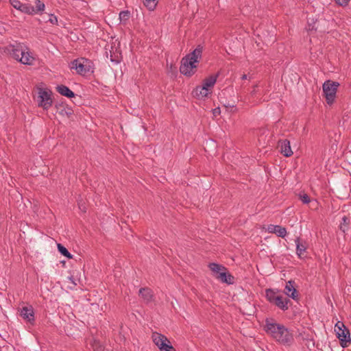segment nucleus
Masks as SVG:
<instances>
[{"label":"nucleus","instance_id":"8","mask_svg":"<svg viewBox=\"0 0 351 351\" xmlns=\"http://www.w3.org/2000/svg\"><path fill=\"white\" fill-rule=\"evenodd\" d=\"M152 339L160 351H176L175 348L169 344V339L165 335L154 332Z\"/></svg>","mask_w":351,"mask_h":351},{"label":"nucleus","instance_id":"11","mask_svg":"<svg viewBox=\"0 0 351 351\" xmlns=\"http://www.w3.org/2000/svg\"><path fill=\"white\" fill-rule=\"evenodd\" d=\"M55 108H56V112L62 117H70L73 114V109L64 103L56 104Z\"/></svg>","mask_w":351,"mask_h":351},{"label":"nucleus","instance_id":"33","mask_svg":"<svg viewBox=\"0 0 351 351\" xmlns=\"http://www.w3.org/2000/svg\"><path fill=\"white\" fill-rule=\"evenodd\" d=\"M220 113H221V110H220V108H219V107L213 110V114L215 117L219 115Z\"/></svg>","mask_w":351,"mask_h":351},{"label":"nucleus","instance_id":"10","mask_svg":"<svg viewBox=\"0 0 351 351\" xmlns=\"http://www.w3.org/2000/svg\"><path fill=\"white\" fill-rule=\"evenodd\" d=\"M10 4L16 9L20 10L21 12L28 14H34L35 12V9L34 6H32L29 4H23L19 0H10Z\"/></svg>","mask_w":351,"mask_h":351},{"label":"nucleus","instance_id":"23","mask_svg":"<svg viewBox=\"0 0 351 351\" xmlns=\"http://www.w3.org/2000/svg\"><path fill=\"white\" fill-rule=\"evenodd\" d=\"M139 294L142 296L144 300L149 302L152 300V291L148 288H141L139 290Z\"/></svg>","mask_w":351,"mask_h":351},{"label":"nucleus","instance_id":"36","mask_svg":"<svg viewBox=\"0 0 351 351\" xmlns=\"http://www.w3.org/2000/svg\"><path fill=\"white\" fill-rule=\"evenodd\" d=\"M241 78L243 80H245L247 78V75H243Z\"/></svg>","mask_w":351,"mask_h":351},{"label":"nucleus","instance_id":"34","mask_svg":"<svg viewBox=\"0 0 351 351\" xmlns=\"http://www.w3.org/2000/svg\"><path fill=\"white\" fill-rule=\"evenodd\" d=\"M224 106H225L226 108H233V107H234V104H228L224 105Z\"/></svg>","mask_w":351,"mask_h":351},{"label":"nucleus","instance_id":"6","mask_svg":"<svg viewBox=\"0 0 351 351\" xmlns=\"http://www.w3.org/2000/svg\"><path fill=\"white\" fill-rule=\"evenodd\" d=\"M266 296L271 303L276 305L280 309L285 311L289 308V303L290 302V300L287 298L276 294L270 290L267 291Z\"/></svg>","mask_w":351,"mask_h":351},{"label":"nucleus","instance_id":"5","mask_svg":"<svg viewBox=\"0 0 351 351\" xmlns=\"http://www.w3.org/2000/svg\"><path fill=\"white\" fill-rule=\"evenodd\" d=\"M335 332L343 348L348 346L351 341L350 332L342 322H337L335 325Z\"/></svg>","mask_w":351,"mask_h":351},{"label":"nucleus","instance_id":"24","mask_svg":"<svg viewBox=\"0 0 351 351\" xmlns=\"http://www.w3.org/2000/svg\"><path fill=\"white\" fill-rule=\"evenodd\" d=\"M90 345L93 351H104V350L103 346L97 340L94 339L91 341Z\"/></svg>","mask_w":351,"mask_h":351},{"label":"nucleus","instance_id":"15","mask_svg":"<svg viewBox=\"0 0 351 351\" xmlns=\"http://www.w3.org/2000/svg\"><path fill=\"white\" fill-rule=\"evenodd\" d=\"M267 231L269 233H275L278 237L282 238H284L287 234L286 229L280 226L269 225L267 227Z\"/></svg>","mask_w":351,"mask_h":351},{"label":"nucleus","instance_id":"21","mask_svg":"<svg viewBox=\"0 0 351 351\" xmlns=\"http://www.w3.org/2000/svg\"><path fill=\"white\" fill-rule=\"evenodd\" d=\"M261 34H262V27L261 25H258L254 29V36H256L258 38V40H255V43L256 44L257 47L261 48V44L262 42V38H261Z\"/></svg>","mask_w":351,"mask_h":351},{"label":"nucleus","instance_id":"17","mask_svg":"<svg viewBox=\"0 0 351 351\" xmlns=\"http://www.w3.org/2000/svg\"><path fill=\"white\" fill-rule=\"evenodd\" d=\"M56 90L60 95L68 98H72L75 97V93L71 90H70L66 86L58 85L56 87Z\"/></svg>","mask_w":351,"mask_h":351},{"label":"nucleus","instance_id":"16","mask_svg":"<svg viewBox=\"0 0 351 351\" xmlns=\"http://www.w3.org/2000/svg\"><path fill=\"white\" fill-rule=\"evenodd\" d=\"M217 279L222 282L228 285L233 284L234 277L226 270L222 271L219 275L215 277Z\"/></svg>","mask_w":351,"mask_h":351},{"label":"nucleus","instance_id":"27","mask_svg":"<svg viewBox=\"0 0 351 351\" xmlns=\"http://www.w3.org/2000/svg\"><path fill=\"white\" fill-rule=\"evenodd\" d=\"M35 5H36V7L34 8V9H35L34 14L38 12L43 11L45 10V5L40 0H36Z\"/></svg>","mask_w":351,"mask_h":351},{"label":"nucleus","instance_id":"1","mask_svg":"<svg viewBox=\"0 0 351 351\" xmlns=\"http://www.w3.org/2000/svg\"><path fill=\"white\" fill-rule=\"evenodd\" d=\"M265 330L272 338L282 343H289L293 341V336L283 325L273 319L265 320Z\"/></svg>","mask_w":351,"mask_h":351},{"label":"nucleus","instance_id":"12","mask_svg":"<svg viewBox=\"0 0 351 351\" xmlns=\"http://www.w3.org/2000/svg\"><path fill=\"white\" fill-rule=\"evenodd\" d=\"M285 293L289 298H291L293 300L298 299V294L296 289L294 286V282L289 281L287 282L285 288Z\"/></svg>","mask_w":351,"mask_h":351},{"label":"nucleus","instance_id":"22","mask_svg":"<svg viewBox=\"0 0 351 351\" xmlns=\"http://www.w3.org/2000/svg\"><path fill=\"white\" fill-rule=\"evenodd\" d=\"M296 244V253L298 256H301L306 250L305 244L300 242V238H297L295 241Z\"/></svg>","mask_w":351,"mask_h":351},{"label":"nucleus","instance_id":"2","mask_svg":"<svg viewBox=\"0 0 351 351\" xmlns=\"http://www.w3.org/2000/svg\"><path fill=\"white\" fill-rule=\"evenodd\" d=\"M202 53V47L198 45L191 53L184 56L181 60L180 73L186 76L194 74L197 67L195 63L198 62V58H201Z\"/></svg>","mask_w":351,"mask_h":351},{"label":"nucleus","instance_id":"35","mask_svg":"<svg viewBox=\"0 0 351 351\" xmlns=\"http://www.w3.org/2000/svg\"><path fill=\"white\" fill-rule=\"evenodd\" d=\"M348 218L346 217H343V222H346Z\"/></svg>","mask_w":351,"mask_h":351},{"label":"nucleus","instance_id":"37","mask_svg":"<svg viewBox=\"0 0 351 351\" xmlns=\"http://www.w3.org/2000/svg\"><path fill=\"white\" fill-rule=\"evenodd\" d=\"M255 92H256V90H255V88H254V90L252 92V95L255 94Z\"/></svg>","mask_w":351,"mask_h":351},{"label":"nucleus","instance_id":"31","mask_svg":"<svg viewBox=\"0 0 351 351\" xmlns=\"http://www.w3.org/2000/svg\"><path fill=\"white\" fill-rule=\"evenodd\" d=\"M169 71L176 75L177 73V67L171 64L169 67Z\"/></svg>","mask_w":351,"mask_h":351},{"label":"nucleus","instance_id":"14","mask_svg":"<svg viewBox=\"0 0 351 351\" xmlns=\"http://www.w3.org/2000/svg\"><path fill=\"white\" fill-rule=\"evenodd\" d=\"M280 152L285 157H289L292 156L293 152L291 148L290 142L287 139L282 140L280 142Z\"/></svg>","mask_w":351,"mask_h":351},{"label":"nucleus","instance_id":"25","mask_svg":"<svg viewBox=\"0 0 351 351\" xmlns=\"http://www.w3.org/2000/svg\"><path fill=\"white\" fill-rule=\"evenodd\" d=\"M58 250L59 252H60L62 255H63V256H64L67 257V258H69V259H70V258H72V257H73V256H72V255L71 254V253H70V252L68 251V250H67L64 246H63L62 244H60V243H58Z\"/></svg>","mask_w":351,"mask_h":351},{"label":"nucleus","instance_id":"30","mask_svg":"<svg viewBox=\"0 0 351 351\" xmlns=\"http://www.w3.org/2000/svg\"><path fill=\"white\" fill-rule=\"evenodd\" d=\"M336 3L341 6H346L350 0H335Z\"/></svg>","mask_w":351,"mask_h":351},{"label":"nucleus","instance_id":"32","mask_svg":"<svg viewBox=\"0 0 351 351\" xmlns=\"http://www.w3.org/2000/svg\"><path fill=\"white\" fill-rule=\"evenodd\" d=\"M49 21L51 23V24H58V19L56 16H53V15H51L50 16V18L49 19Z\"/></svg>","mask_w":351,"mask_h":351},{"label":"nucleus","instance_id":"13","mask_svg":"<svg viewBox=\"0 0 351 351\" xmlns=\"http://www.w3.org/2000/svg\"><path fill=\"white\" fill-rule=\"evenodd\" d=\"M21 316L29 322L34 321V315L32 306H23L21 310Z\"/></svg>","mask_w":351,"mask_h":351},{"label":"nucleus","instance_id":"26","mask_svg":"<svg viewBox=\"0 0 351 351\" xmlns=\"http://www.w3.org/2000/svg\"><path fill=\"white\" fill-rule=\"evenodd\" d=\"M158 3L157 0H143V4L149 10H154Z\"/></svg>","mask_w":351,"mask_h":351},{"label":"nucleus","instance_id":"28","mask_svg":"<svg viewBox=\"0 0 351 351\" xmlns=\"http://www.w3.org/2000/svg\"><path fill=\"white\" fill-rule=\"evenodd\" d=\"M130 15V13L129 11H128V10L121 11L119 14V19L121 22L122 21L125 22L129 19Z\"/></svg>","mask_w":351,"mask_h":351},{"label":"nucleus","instance_id":"19","mask_svg":"<svg viewBox=\"0 0 351 351\" xmlns=\"http://www.w3.org/2000/svg\"><path fill=\"white\" fill-rule=\"evenodd\" d=\"M193 94L194 96L198 98H204L206 97L208 95V90L206 88L202 86H197L193 91Z\"/></svg>","mask_w":351,"mask_h":351},{"label":"nucleus","instance_id":"29","mask_svg":"<svg viewBox=\"0 0 351 351\" xmlns=\"http://www.w3.org/2000/svg\"><path fill=\"white\" fill-rule=\"evenodd\" d=\"M300 199L304 204H308L311 202L309 196L306 193L300 194Z\"/></svg>","mask_w":351,"mask_h":351},{"label":"nucleus","instance_id":"4","mask_svg":"<svg viewBox=\"0 0 351 351\" xmlns=\"http://www.w3.org/2000/svg\"><path fill=\"white\" fill-rule=\"evenodd\" d=\"M339 84L331 80L326 81L322 86L324 96L328 105L334 104Z\"/></svg>","mask_w":351,"mask_h":351},{"label":"nucleus","instance_id":"18","mask_svg":"<svg viewBox=\"0 0 351 351\" xmlns=\"http://www.w3.org/2000/svg\"><path fill=\"white\" fill-rule=\"evenodd\" d=\"M208 267L213 273L215 277L219 275L222 271L226 270V268L223 265L215 263H210Z\"/></svg>","mask_w":351,"mask_h":351},{"label":"nucleus","instance_id":"20","mask_svg":"<svg viewBox=\"0 0 351 351\" xmlns=\"http://www.w3.org/2000/svg\"><path fill=\"white\" fill-rule=\"evenodd\" d=\"M219 73H217L216 75H210L208 77L206 78L203 82L202 86L206 88L207 90H208V88L210 87H213L215 85Z\"/></svg>","mask_w":351,"mask_h":351},{"label":"nucleus","instance_id":"7","mask_svg":"<svg viewBox=\"0 0 351 351\" xmlns=\"http://www.w3.org/2000/svg\"><path fill=\"white\" fill-rule=\"evenodd\" d=\"M51 91L47 90L42 88H38V105L39 107H42L44 110H47L51 107L53 104V100L51 98Z\"/></svg>","mask_w":351,"mask_h":351},{"label":"nucleus","instance_id":"3","mask_svg":"<svg viewBox=\"0 0 351 351\" xmlns=\"http://www.w3.org/2000/svg\"><path fill=\"white\" fill-rule=\"evenodd\" d=\"M6 51L16 60L23 64H32L34 58L26 51L27 47L23 43L14 42L6 47Z\"/></svg>","mask_w":351,"mask_h":351},{"label":"nucleus","instance_id":"9","mask_svg":"<svg viewBox=\"0 0 351 351\" xmlns=\"http://www.w3.org/2000/svg\"><path fill=\"white\" fill-rule=\"evenodd\" d=\"M88 62V60L82 58L80 60H74L71 62V69H75L77 73L80 75H85L89 71V68L86 63Z\"/></svg>","mask_w":351,"mask_h":351}]
</instances>
